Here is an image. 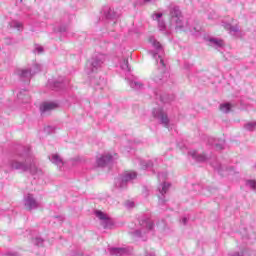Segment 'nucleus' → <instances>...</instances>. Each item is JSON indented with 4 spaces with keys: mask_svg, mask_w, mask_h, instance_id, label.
<instances>
[{
    "mask_svg": "<svg viewBox=\"0 0 256 256\" xmlns=\"http://www.w3.org/2000/svg\"><path fill=\"white\" fill-rule=\"evenodd\" d=\"M188 155H191L192 159H194V161H197V163H205V161L209 159L205 154H199L195 150L189 151Z\"/></svg>",
    "mask_w": 256,
    "mask_h": 256,
    "instance_id": "f8f14e48",
    "label": "nucleus"
},
{
    "mask_svg": "<svg viewBox=\"0 0 256 256\" xmlns=\"http://www.w3.org/2000/svg\"><path fill=\"white\" fill-rule=\"evenodd\" d=\"M159 203H161V205H163V203H165V200L163 198H161V196H159Z\"/></svg>",
    "mask_w": 256,
    "mask_h": 256,
    "instance_id": "a19ab883",
    "label": "nucleus"
},
{
    "mask_svg": "<svg viewBox=\"0 0 256 256\" xmlns=\"http://www.w3.org/2000/svg\"><path fill=\"white\" fill-rule=\"evenodd\" d=\"M152 115L154 119H157L159 123L163 125V127L169 128V123H170L169 116L167 115V112L163 110V108L161 107L154 108L152 111Z\"/></svg>",
    "mask_w": 256,
    "mask_h": 256,
    "instance_id": "39448f33",
    "label": "nucleus"
},
{
    "mask_svg": "<svg viewBox=\"0 0 256 256\" xmlns=\"http://www.w3.org/2000/svg\"><path fill=\"white\" fill-rule=\"evenodd\" d=\"M57 107H59L58 103L46 102L40 106V111L42 115H45V113H49V111H54V109H57Z\"/></svg>",
    "mask_w": 256,
    "mask_h": 256,
    "instance_id": "9b49d317",
    "label": "nucleus"
},
{
    "mask_svg": "<svg viewBox=\"0 0 256 256\" xmlns=\"http://www.w3.org/2000/svg\"><path fill=\"white\" fill-rule=\"evenodd\" d=\"M220 111H222V113H229V111H231V104L230 103L221 104Z\"/></svg>",
    "mask_w": 256,
    "mask_h": 256,
    "instance_id": "cd10ccee",
    "label": "nucleus"
},
{
    "mask_svg": "<svg viewBox=\"0 0 256 256\" xmlns=\"http://www.w3.org/2000/svg\"><path fill=\"white\" fill-rule=\"evenodd\" d=\"M120 67L123 71H131V68L129 67V60L124 59L122 63L120 64Z\"/></svg>",
    "mask_w": 256,
    "mask_h": 256,
    "instance_id": "c85d7f7f",
    "label": "nucleus"
},
{
    "mask_svg": "<svg viewBox=\"0 0 256 256\" xmlns=\"http://www.w3.org/2000/svg\"><path fill=\"white\" fill-rule=\"evenodd\" d=\"M136 178L137 172H126L122 177L115 179V186L118 189H125V187H127V183H129V181H133V179Z\"/></svg>",
    "mask_w": 256,
    "mask_h": 256,
    "instance_id": "423d86ee",
    "label": "nucleus"
},
{
    "mask_svg": "<svg viewBox=\"0 0 256 256\" xmlns=\"http://www.w3.org/2000/svg\"><path fill=\"white\" fill-rule=\"evenodd\" d=\"M210 47H215L216 49H219V47H223V40H219L217 38H210L208 40Z\"/></svg>",
    "mask_w": 256,
    "mask_h": 256,
    "instance_id": "aec40b11",
    "label": "nucleus"
},
{
    "mask_svg": "<svg viewBox=\"0 0 256 256\" xmlns=\"http://www.w3.org/2000/svg\"><path fill=\"white\" fill-rule=\"evenodd\" d=\"M59 85H61V83H59V82L54 83V87H59Z\"/></svg>",
    "mask_w": 256,
    "mask_h": 256,
    "instance_id": "37998d69",
    "label": "nucleus"
},
{
    "mask_svg": "<svg viewBox=\"0 0 256 256\" xmlns=\"http://www.w3.org/2000/svg\"><path fill=\"white\" fill-rule=\"evenodd\" d=\"M10 27L11 29H17V31H23V23L17 20H13L12 22H10Z\"/></svg>",
    "mask_w": 256,
    "mask_h": 256,
    "instance_id": "b1692460",
    "label": "nucleus"
},
{
    "mask_svg": "<svg viewBox=\"0 0 256 256\" xmlns=\"http://www.w3.org/2000/svg\"><path fill=\"white\" fill-rule=\"evenodd\" d=\"M111 161H113V156L111 155H104L101 156L100 158H98L96 160L97 166L98 167H105L106 165H109V163H111Z\"/></svg>",
    "mask_w": 256,
    "mask_h": 256,
    "instance_id": "ddd939ff",
    "label": "nucleus"
},
{
    "mask_svg": "<svg viewBox=\"0 0 256 256\" xmlns=\"http://www.w3.org/2000/svg\"><path fill=\"white\" fill-rule=\"evenodd\" d=\"M126 207H128V209H132V207H135V202L127 201L126 202Z\"/></svg>",
    "mask_w": 256,
    "mask_h": 256,
    "instance_id": "e433bc0d",
    "label": "nucleus"
},
{
    "mask_svg": "<svg viewBox=\"0 0 256 256\" xmlns=\"http://www.w3.org/2000/svg\"><path fill=\"white\" fill-rule=\"evenodd\" d=\"M182 223H183L184 225H187V218H182Z\"/></svg>",
    "mask_w": 256,
    "mask_h": 256,
    "instance_id": "79ce46f5",
    "label": "nucleus"
},
{
    "mask_svg": "<svg viewBox=\"0 0 256 256\" xmlns=\"http://www.w3.org/2000/svg\"><path fill=\"white\" fill-rule=\"evenodd\" d=\"M49 160L51 163H53V165H57L59 168L63 167L64 165L63 158H61L59 154H51L49 156Z\"/></svg>",
    "mask_w": 256,
    "mask_h": 256,
    "instance_id": "dca6fc26",
    "label": "nucleus"
},
{
    "mask_svg": "<svg viewBox=\"0 0 256 256\" xmlns=\"http://www.w3.org/2000/svg\"><path fill=\"white\" fill-rule=\"evenodd\" d=\"M165 179H167V173L161 172L158 174V181H162L158 187V191L162 197L167 193V191H169V187H171V184L169 182H165Z\"/></svg>",
    "mask_w": 256,
    "mask_h": 256,
    "instance_id": "0eeeda50",
    "label": "nucleus"
},
{
    "mask_svg": "<svg viewBox=\"0 0 256 256\" xmlns=\"http://www.w3.org/2000/svg\"><path fill=\"white\" fill-rule=\"evenodd\" d=\"M160 101L162 103H172V101H175V95L163 94L160 96Z\"/></svg>",
    "mask_w": 256,
    "mask_h": 256,
    "instance_id": "4be33fe9",
    "label": "nucleus"
},
{
    "mask_svg": "<svg viewBox=\"0 0 256 256\" xmlns=\"http://www.w3.org/2000/svg\"><path fill=\"white\" fill-rule=\"evenodd\" d=\"M34 53H38V55H41V53H43V47L36 45Z\"/></svg>",
    "mask_w": 256,
    "mask_h": 256,
    "instance_id": "72a5a7b5",
    "label": "nucleus"
},
{
    "mask_svg": "<svg viewBox=\"0 0 256 256\" xmlns=\"http://www.w3.org/2000/svg\"><path fill=\"white\" fill-rule=\"evenodd\" d=\"M131 89H134L135 91H141L143 89L144 85L143 83L137 81V80H129L128 81Z\"/></svg>",
    "mask_w": 256,
    "mask_h": 256,
    "instance_id": "6ab92c4d",
    "label": "nucleus"
},
{
    "mask_svg": "<svg viewBox=\"0 0 256 256\" xmlns=\"http://www.w3.org/2000/svg\"><path fill=\"white\" fill-rule=\"evenodd\" d=\"M24 206L28 211H33V209H38L39 202H37L32 194H28L27 197L24 198Z\"/></svg>",
    "mask_w": 256,
    "mask_h": 256,
    "instance_id": "1a4fd4ad",
    "label": "nucleus"
},
{
    "mask_svg": "<svg viewBox=\"0 0 256 256\" xmlns=\"http://www.w3.org/2000/svg\"><path fill=\"white\" fill-rule=\"evenodd\" d=\"M149 43L156 51L150 50L149 53L152 55L153 59L156 60V64L158 65V70L153 73L152 79L158 85H163V83H166L169 78V73L165 71V61L162 56L163 45H161V42L157 41L153 36L149 38Z\"/></svg>",
    "mask_w": 256,
    "mask_h": 256,
    "instance_id": "f257e3e1",
    "label": "nucleus"
},
{
    "mask_svg": "<svg viewBox=\"0 0 256 256\" xmlns=\"http://www.w3.org/2000/svg\"><path fill=\"white\" fill-rule=\"evenodd\" d=\"M208 143L210 145H214V147H216L217 151H221V150L225 149V140H222L219 143H213V138H210L208 140Z\"/></svg>",
    "mask_w": 256,
    "mask_h": 256,
    "instance_id": "412c9836",
    "label": "nucleus"
},
{
    "mask_svg": "<svg viewBox=\"0 0 256 256\" xmlns=\"http://www.w3.org/2000/svg\"><path fill=\"white\" fill-rule=\"evenodd\" d=\"M60 31L65 32V31H67V28H60Z\"/></svg>",
    "mask_w": 256,
    "mask_h": 256,
    "instance_id": "c03bdc74",
    "label": "nucleus"
},
{
    "mask_svg": "<svg viewBox=\"0 0 256 256\" xmlns=\"http://www.w3.org/2000/svg\"><path fill=\"white\" fill-rule=\"evenodd\" d=\"M170 24L175 25L176 31H185L187 28V22L183 18V14L178 6H173L169 10Z\"/></svg>",
    "mask_w": 256,
    "mask_h": 256,
    "instance_id": "7ed1b4c3",
    "label": "nucleus"
},
{
    "mask_svg": "<svg viewBox=\"0 0 256 256\" xmlns=\"http://www.w3.org/2000/svg\"><path fill=\"white\" fill-rule=\"evenodd\" d=\"M246 185H248L250 189H256V182L254 180H247Z\"/></svg>",
    "mask_w": 256,
    "mask_h": 256,
    "instance_id": "2f4dec72",
    "label": "nucleus"
},
{
    "mask_svg": "<svg viewBox=\"0 0 256 256\" xmlns=\"http://www.w3.org/2000/svg\"><path fill=\"white\" fill-rule=\"evenodd\" d=\"M129 251L127 248H111L110 249V255L114 256H122V255H127Z\"/></svg>",
    "mask_w": 256,
    "mask_h": 256,
    "instance_id": "f3484780",
    "label": "nucleus"
},
{
    "mask_svg": "<svg viewBox=\"0 0 256 256\" xmlns=\"http://www.w3.org/2000/svg\"><path fill=\"white\" fill-rule=\"evenodd\" d=\"M8 167L12 171H21L22 173H31V175H37V173L41 172L39 168L35 165V162L31 160L26 152L19 153L17 152L9 161Z\"/></svg>",
    "mask_w": 256,
    "mask_h": 256,
    "instance_id": "f03ea898",
    "label": "nucleus"
},
{
    "mask_svg": "<svg viewBox=\"0 0 256 256\" xmlns=\"http://www.w3.org/2000/svg\"><path fill=\"white\" fill-rule=\"evenodd\" d=\"M163 13H156L152 14L153 21H157L159 31H165L167 29V25L165 24V20L162 19Z\"/></svg>",
    "mask_w": 256,
    "mask_h": 256,
    "instance_id": "9d476101",
    "label": "nucleus"
},
{
    "mask_svg": "<svg viewBox=\"0 0 256 256\" xmlns=\"http://www.w3.org/2000/svg\"><path fill=\"white\" fill-rule=\"evenodd\" d=\"M20 3H23V0H20Z\"/></svg>",
    "mask_w": 256,
    "mask_h": 256,
    "instance_id": "a18cd8bd",
    "label": "nucleus"
},
{
    "mask_svg": "<svg viewBox=\"0 0 256 256\" xmlns=\"http://www.w3.org/2000/svg\"><path fill=\"white\" fill-rule=\"evenodd\" d=\"M105 16L106 19H115V17H117V13L115 12V10L108 8L107 10H105Z\"/></svg>",
    "mask_w": 256,
    "mask_h": 256,
    "instance_id": "a878e982",
    "label": "nucleus"
},
{
    "mask_svg": "<svg viewBox=\"0 0 256 256\" xmlns=\"http://www.w3.org/2000/svg\"><path fill=\"white\" fill-rule=\"evenodd\" d=\"M140 225L141 227H146L148 231H151L155 224L153 223V221H151V219L143 218L142 220H140Z\"/></svg>",
    "mask_w": 256,
    "mask_h": 256,
    "instance_id": "a211bd4d",
    "label": "nucleus"
},
{
    "mask_svg": "<svg viewBox=\"0 0 256 256\" xmlns=\"http://www.w3.org/2000/svg\"><path fill=\"white\" fill-rule=\"evenodd\" d=\"M32 74L35 75V73H39L41 71V64H34L33 69H31Z\"/></svg>",
    "mask_w": 256,
    "mask_h": 256,
    "instance_id": "7c9ffc66",
    "label": "nucleus"
},
{
    "mask_svg": "<svg viewBox=\"0 0 256 256\" xmlns=\"http://www.w3.org/2000/svg\"><path fill=\"white\" fill-rule=\"evenodd\" d=\"M95 215L98 219H100V221H102L101 225L104 229H111V227H113V221H111V219L107 217V214L98 210L96 211Z\"/></svg>",
    "mask_w": 256,
    "mask_h": 256,
    "instance_id": "6e6552de",
    "label": "nucleus"
},
{
    "mask_svg": "<svg viewBox=\"0 0 256 256\" xmlns=\"http://www.w3.org/2000/svg\"><path fill=\"white\" fill-rule=\"evenodd\" d=\"M244 129L246 131H255L256 129V122H248L244 125Z\"/></svg>",
    "mask_w": 256,
    "mask_h": 256,
    "instance_id": "c756f323",
    "label": "nucleus"
},
{
    "mask_svg": "<svg viewBox=\"0 0 256 256\" xmlns=\"http://www.w3.org/2000/svg\"><path fill=\"white\" fill-rule=\"evenodd\" d=\"M225 171H226L227 175H235L234 167L226 168Z\"/></svg>",
    "mask_w": 256,
    "mask_h": 256,
    "instance_id": "473e14b6",
    "label": "nucleus"
},
{
    "mask_svg": "<svg viewBox=\"0 0 256 256\" xmlns=\"http://www.w3.org/2000/svg\"><path fill=\"white\" fill-rule=\"evenodd\" d=\"M131 235H134V237H141V230H135L134 232H131Z\"/></svg>",
    "mask_w": 256,
    "mask_h": 256,
    "instance_id": "4c0bfd02",
    "label": "nucleus"
},
{
    "mask_svg": "<svg viewBox=\"0 0 256 256\" xmlns=\"http://www.w3.org/2000/svg\"><path fill=\"white\" fill-rule=\"evenodd\" d=\"M17 75L20 79H31L33 72L31 69H19L17 70Z\"/></svg>",
    "mask_w": 256,
    "mask_h": 256,
    "instance_id": "2eb2a0df",
    "label": "nucleus"
},
{
    "mask_svg": "<svg viewBox=\"0 0 256 256\" xmlns=\"http://www.w3.org/2000/svg\"><path fill=\"white\" fill-rule=\"evenodd\" d=\"M138 161H139L142 169H149V168L153 167V161H151V160H148V161L138 160Z\"/></svg>",
    "mask_w": 256,
    "mask_h": 256,
    "instance_id": "bb28decb",
    "label": "nucleus"
},
{
    "mask_svg": "<svg viewBox=\"0 0 256 256\" xmlns=\"http://www.w3.org/2000/svg\"><path fill=\"white\" fill-rule=\"evenodd\" d=\"M18 99L22 101L23 103H29L30 97L27 95V91H20L17 95Z\"/></svg>",
    "mask_w": 256,
    "mask_h": 256,
    "instance_id": "5701e85b",
    "label": "nucleus"
},
{
    "mask_svg": "<svg viewBox=\"0 0 256 256\" xmlns=\"http://www.w3.org/2000/svg\"><path fill=\"white\" fill-rule=\"evenodd\" d=\"M216 169H217L218 173H220V175H226V174H224L225 167H223V165H219Z\"/></svg>",
    "mask_w": 256,
    "mask_h": 256,
    "instance_id": "f704fd0d",
    "label": "nucleus"
},
{
    "mask_svg": "<svg viewBox=\"0 0 256 256\" xmlns=\"http://www.w3.org/2000/svg\"><path fill=\"white\" fill-rule=\"evenodd\" d=\"M224 29H226V31H229L230 35H236L237 37H239V35L241 34V30H239V25H231V24H224Z\"/></svg>",
    "mask_w": 256,
    "mask_h": 256,
    "instance_id": "4468645a",
    "label": "nucleus"
},
{
    "mask_svg": "<svg viewBox=\"0 0 256 256\" xmlns=\"http://www.w3.org/2000/svg\"><path fill=\"white\" fill-rule=\"evenodd\" d=\"M157 3V0H137L136 5H140V7H143L145 5H155Z\"/></svg>",
    "mask_w": 256,
    "mask_h": 256,
    "instance_id": "393cba45",
    "label": "nucleus"
},
{
    "mask_svg": "<svg viewBox=\"0 0 256 256\" xmlns=\"http://www.w3.org/2000/svg\"><path fill=\"white\" fill-rule=\"evenodd\" d=\"M145 256H155V253H153V252L148 253V252L146 251V252H145Z\"/></svg>",
    "mask_w": 256,
    "mask_h": 256,
    "instance_id": "58836bf2",
    "label": "nucleus"
},
{
    "mask_svg": "<svg viewBox=\"0 0 256 256\" xmlns=\"http://www.w3.org/2000/svg\"><path fill=\"white\" fill-rule=\"evenodd\" d=\"M54 219H58V221H63V217L62 216H54Z\"/></svg>",
    "mask_w": 256,
    "mask_h": 256,
    "instance_id": "ea45409f",
    "label": "nucleus"
},
{
    "mask_svg": "<svg viewBox=\"0 0 256 256\" xmlns=\"http://www.w3.org/2000/svg\"><path fill=\"white\" fill-rule=\"evenodd\" d=\"M105 59V55L103 54H95L92 56V58L88 60L86 64V73L91 75V73H97V71H101L105 63Z\"/></svg>",
    "mask_w": 256,
    "mask_h": 256,
    "instance_id": "20e7f679",
    "label": "nucleus"
},
{
    "mask_svg": "<svg viewBox=\"0 0 256 256\" xmlns=\"http://www.w3.org/2000/svg\"><path fill=\"white\" fill-rule=\"evenodd\" d=\"M34 245H38V247H39L40 245H43V239H41V238H35V239H34Z\"/></svg>",
    "mask_w": 256,
    "mask_h": 256,
    "instance_id": "c9c22d12",
    "label": "nucleus"
}]
</instances>
